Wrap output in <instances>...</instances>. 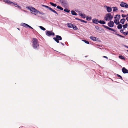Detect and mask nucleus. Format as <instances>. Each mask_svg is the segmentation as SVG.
Here are the masks:
<instances>
[{"label": "nucleus", "instance_id": "obj_25", "mask_svg": "<svg viewBox=\"0 0 128 128\" xmlns=\"http://www.w3.org/2000/svg\"><path fill=\"white\" fill-rule=\"evenodd\" d=\"M50 10L52 12H54V13L58 15V14L57 12L56 11H55L54 10H52V8L51 9V10Z\"/></svg>", "mask_w": 128, "mask_h": 128}, {"label": "nucleus", "instance_id": "obj_59", "mask_svg": "<svg viewBox=\"0 0 128 128\" xmlns=\"http://www.w3.org/2000/svg\"><path fill=\"white\" fill-rule=\"evenodd\" d=\"M127 34H128V32H127Z\"/></svg>", "mask_w": 128, "mask_h": 128}, {"label": "nucleus", "instance_id": "obj_28", "mask_svg": "<svg viewBox=\"0 0 128 128\" xmlns=\"http://www.w3.org/2000/svg\"><path fill=\"white\" fill-rule=\"evenodd\" d=\"M64 11L67 13H69L70 12V10H68V9L66 8L64 10Z\"/></svg>", "mask_w": 128, "mask_h": 128}, {"label": "nucleus", "instance_id": "obj_1", "mask_svg": "<svg viewBox=\"0 0 128 128\" xmlns=\"http://www.w3.org/2000/svg\"><path fill=\"white\" fill-rule=\"evenodd\" d=\"M32 40L33 47L34 49H36L39 46L38 41V39L34 38H33Z\"/></svg>", "mask_w": 128, "mask_h": 128}, {"label": "nucleus", "instance_id": "obj_7", "mask_svg": "<svg viewBox=\"0 0 128 128\" xmlns=\"http://www.w3.org/2000/svg\"><path fill=\"white\" fill-rule=\"evenodd\" d=\"M120 6L122 7L125 8H128V4L124 2H121L120 4Z\"/></svg>", "mask_w": 128, "mask_h": 128}, {"label": "nucleus", "instance_id": "obj_10", "mask_svg": "<svg viewBox=\"0 0 128 128\" xmlns=\"http://www.w3.org/2000/svg\"><path fill=\"white\" fill-rule=\"evenodd\" d=\"M92 21L94 23L96 24L99 23V22L98 19L96 18L93 19Z\"/></svg>", "mask_w": 128, "mask_h": 128}, {"label": "nucleus", "instance_id": "obj_34", "mask_svg": "<svg viewBox=\"0 0 128 128\" xmlns=\"http://www.w3.org/2000/svg\"><path fill=\"white\" fill-rule=\"evenodd\" d=\"M82 41H83V42H84L86 43V44H90L89 42L87 41L84 40H82Z\"/></svg>", "mask_w": 128, "mask_h": 128}, {"label": "nucleus", "instance_id": "obj_13", "mask_svg": "<svg viewBox=\"0 0 128 128\" xmlns=\"http://www.w3.org/2000/svg\"><path fill=\"white\" fill-rule=\"evenodd\" d=\"M114 22L116 25L120 23L119 20H117L116 19H115L114 20Z\"/></svg>", "mask_w": 128, "mask_h": 128}, {"label": "nucleus", "instance_id": "obj_11", "mask_svg": "<svg viewBox=\"0 0 128 128\" xmlns=\"http://www.w3.org/2000/svg\"><path fill=\"white\" fill-rule=\"evenodd\" d=\"M21 25L24 27L27 28H28L29 25L24 23H22L21 24Z\"/></svg>", "mask_w": 128, "mask_h": 128}, {"label": "nucleus", "instance_id": "obj_17", "mask_svg": "<svg viewBox=\"0 0 128 128\" xmlns=\"http://www.w3.org/2000/svg\"><path fill=\"white\" fill-rule=\"evenodd\" d=\"M72 14V15L75 16L77 15V14L74 11L72 10L71 11Z\"/></svg>", "mask_w": 128, "mask_h": 128}, {"label": "nucleus", "instance_id": "obj_32", "mask_svg": "<svg viewBox=\"0 0 128 128\" xmlns=\"http://www.w3.org/2000/svg\"><path fill=\"white\" fill-rule=\"evenodd\" d=\"M14 4L15 5H16V6H17V7H18V8H19L20 9L22 10V7H21L19 6L16 4Z\"/></svg>", "mask_w": 128, "mask_h": 128}, {"label": "nucleus", "instance_id": "obj_50", "mask_svg": "<svg viewBox=\"0 0 128 128\" xmlns=\"http://www.w3.org/2000/svg\"><path fill=\"white\" fill-rule=\"evenodd\" d=\"M126 20H127V21H128V17H127L126 18Z\"/></svg>", "mask_w": 128, "mask_h": 128}, {"label": "nucleus", "instance_id": "obj_3", "mask_svg": "<svg viewBox=\"0 0 128 128\" xmlns=\"http://www.w3.org/2000/svg\"><path fill=\"white\" fill-rule=\"evenodd\" d=\"M28 8L29 10H30L32 13L35 15L37 14L38 12H39V11L35 9V8L33 7H31L30 8L29 7H28Z\"/></svg>", "mask_w": 128, "mask_h": 128}, {"label": "nucleus", "instance_id": "obj_19", "mask_svg": "<svg viewBox=\"0 0 128 128\" xmlns=\"http://www.w3.org/2000/svg\"><path fill=\"white\" fill-rule=\"evenodd\" d=\"M50 4L52 6L56 7V6L57 5L56 4H54L52 2H50Z\"/></svg>", "mask_w": 128, "mask_h": 128}, {"label": "nucleus", "instance_id": "obj_53", "mask_svg": "<svg viewBox=\"0 0 128 128\" xmlns=\"http://www.w3.org/2000/svg\"><path fill=\"white\" fill-rule=\"evenodd\" d=\"M121 12H123V13H124V12L122 10H121Z\"/></svg>", "mask_w": 128, "mask_h": 128}, {"label": "nucleus", "instance_id": "obj_52", "mask_svg": "<svg viewBox=\"0 0 128 128\" xmlns=\"http://www.w3.org/2000/svg\"><path fill=\"white\" fill-rule=\"evenodd\" d=\"M124 46L126 48H128V46H126V45H125Z\"/></svg>", "mask_w": 128, "mask_h": 128}, {"label": "nucleus", "instance_id": "obj_61", "mask_svg": "<svg viewBox=\"0 0 128 128\" xmlns=\"http://www.w3.org/2000/svg\"><path fill=\"white\" fill-rule=\"evenodd\" d=\"M127 52H128V50H127Z\"/></svg>", "mask_w": 128, "mask_h": 128}, {"label": "nucleus", "instance_id": "obj_37", "mask_svg": "<svg viewBox=\"0 0 128 128\" xmlns=\"http://www.w3.org/2000/svg\"><path fill=\"white\" fill-rule=\"evenodd\" d=\"M38 13L40 14H42V15H44L45 14L43 12H40L39 11V12H38Z\"/></svg>", "mask_w": 128, "mask_h": 128}, {"label": "nucleus", "instance_id": "obj_16", "mask_svg": "<svg viewBox=\"0 0 128 128\" xmlns=\"http://www.w3.org/2000/svg\"><path fill=\"white\" fill-rule=\"evenodd\" d=\"M122 70V72H128V70H127L125 68H123Z\"/></svg>", "mask_w": 128, "mask_h": 128}, {"label": "nucleus", "instance_id": "obj_41", "mask_svg": "<svg viewBox=\"0 0 128 128\" xmlns=\"http://www.w3.org/2000/svg\"><path fill=\"white\" fill-rule=\"evenodd\" d=\"M123 34L125 36H126L128 35V34H127V32H123Z\"/></svg>", "mask_w": 128, "mask_h": 128}, {"label": "nucleus", "instance_id": "obj_31", "mask_svg": "<svg viewBox=\"0 0 128 128\" xmlns=\"http://www.w3.org/2000/svg\"><path fill=\"white\" fill-rule=\"evenodd\" d=\"M40 28L41 30L44 31H45L46 30V29L42 26H40Z\"/></svg>", "mask_w": 128, "mask_h": 128}, {"label": "nucleus", "instance_id": "obj_5", "mask_svg": "<svg viewBox=\"0 0 128 128\" xmlns=\"http://www.w3.org/2000/svg\"><path fill=\"white\" fill-rule=\"evenodd\" d=\"M53 39L58 43H59V40H62L61 36H56V38H54Z\"/></svg>", "mask_w": 128, "mask_h": 128}, {"label": "nucleus", "instance_id": "obj_42", "mask_svg": "<svg viewBox=\"0 0 128 128\" xmlns=\"http://www.w3.org/2000/svg\"><path fill=\"white\" fill-rule=\"evenodd\" d=\"M126 16H127L126 15L124 14H122V17L123 18L126 17Z\"/></svg>", "mask_w": 128, "mask_h": 128}, {"label": "nucleus", "instance_id": "obj_23", "mask_svg": "<svg viewBox=\"0 0 128 128\" xmlns=\"http://www.w3.org/2000/svg\"><path fill=\"white\" fill-rule=\"evenodd\" d=\"M92 19V18L91 17L87 16L86 17V20L88 21H90Z\"/></svg>", "mask_w": 128, "mask_h": 128}, {"label": "nucleus", "instance_id": "obj_27", "mask_svg": "<svg viewBox=\"0 0 128 128\" xmlns=\"http://www.w3.org/2000/svg\"><path fill=\"white\" fill-rule=\"evenodd\" d=\"M128 26V24H126L125 25H124L123 26V27L124 28H127V27Z\"/></svg>", "mask_w": 128, "mask_h": 128}, {"label": "nucleus", "instance_id": "obj_9", "mask_svg": "<svg viewBox=\"0 0 128 128\" xmlns=\"http://www.w3.org/2000/svg\"><path fill=\"white\" fill-rule=\"evenodd\" d=\"M108 26L112 28L114 26V23L113 21H110L108 24Z\"/></svg>", "mask_w": 128, "mask_h": 128}, {"label": "nucleus", "instance_id": "obj_2", "mask_svg": "<svg viewBox=\"0 0 128 128\" xmlns=\"http://www.w3.org/2000/svg\"><path fill=\"white\" fill-rule=\"evenodd\" d=\"M113 16L110 13L107 14L104 17V19L106 21L111 20H112Z\"/></svg>", "mask_w": 128, "mask_h": 128}, {"label": "nucleus", "instance_id": "obj_44", "mask_svg": "<svg viewBox=\"0 0 128 128\" xmlns=\"http://www.w3.org/2000/svg\"><path fill=\"white\" fill-rule=\"evenodd\" d=\"M8 0H4V2L6 3H8Z\"/></svg>", "mask_w": 128, "mask_h": 128}, {"label": "nucleus", "instance_id": "obj_51", "mask_svg": "<svg viewBox=\"0 0 128 128\" xmlns=\"http://www.w3.org/2000/svg\"><path fill=\"white\" fill-rule=\"evenodd\" d=\"M42 6L43 7H45V6H45L44 5H42Z\"/></svg>", "mask_w": 128, "mask_h": 128}, {"label": "nucleus", "instance_id": "obj_48", "mask_svg": "<svg viewBox=\"0 0 128 128\" xmlns=\"http://www.w3.org/2000/svg\"><path fill=\"white\" fill-rule=\"evenodd\" d=\"M103 57H104V58H106L107 59H108V58L107 56H103Z\"/></svg>", "mask_w": 128, "mask_h": 128}, {"label": "nucleus", "instance_id": "obj_49", "mask_svg": "<svg viewBox=\"0 0 128 128\" xmlns=\"http://www.w3.org/2000/svg\"><path fill=\"white\" fill-rule=\"evenodd\" d=\"M116 34L119 36H120V35L119 34Z\"/></svg>", "mask_w": 128, "mask_h": 128}, {"label": "nucleus", "instance_id": "obj_8", "mask_svg": "<svg viewBox=\"0 0 128 128\" xmlns=\"http://www.w3.org/2000/svg\"><path fill=\"white\" fill-rule=\"evenodd\" d=\"M104 7L105 8H106V10L108 12H110L112 11V8L106 5H104Z\"/></svg>", "mask_w": 128, "mask_h": 128}, {"label": "nucleus", "instance_id": "obj_36", "mask_svg": "<svg viewBox=\"0 0 128 128\" xmlns=\"http://www.w3.org/2000/svg\"><path fill=\"white\" fill-rule=\"evenodd\" d=\"M117 76L120 78V79L122 80H123V79H122V77L120 76V75H119V74H117Z\"/></svg>", "mask_w": 128, "mask_h": 128}, {"label": "nucleus", "instance_id": "obj_15", "mask_svg": "<svg viewBox=\"0 0 128 128\" xmlns=\"http://www.w3.org/2000/svg\"><path fill=\"white\" fill-rule=\"evenodd\" d=\"M112 8L113 9V12H115L118 10V9L117 7H113Z\"/></svg>", "mask_w": 128, "mask_h": 128}, {"label": "nucleus", "instance_id": "obj_54", "mask_svg": "<svg viewBox=\"0 0 128 128\" xmlns=\"http://www.w3.org/2000/svg\"><path fill=\"white\" fill-rule=\"evenodd\" d=\"M61 44H62V45H63V46H64V44L63 43H62V42H61Z\"/></svg>", "mask_w": 128, "mask_h": 128}, {"label": "nucleus", "instance_id": "obj_14", "mask_svg": "<svg viewBox=\"0 0 128 128\" xmlns=\"http://www.w3.org/2000/svg\"><path fill=\"white\" fill-rule=\"evenodd\" d=\"M126 21V20L125 19L123 18L120 21V22L122 24H124Z\"/></svg>", "mask_w": 128, "mask_h": 128}, {"label": "nucleus", "instance_id": "obj_26", "mask_svg": "<svg viewBox=\"0 0 128 128\" xmlns=\"http://www.w3.org/2000/svg\"><path fill=\"white\" fill-rule=\"evenodd\" d=\"M75 19L76 20H79L80 21V22H84V20H81V19H80L78 18H75Z\"/></svg>", "mask_w": 128, "mask_h": 128}, {"label": "nucleus", "instance_id": "obj_18", "mask_svg": "<svg viewBox=\"0 0 128 128\" xmlns=\"http://www.w3.org/2000/svg\"><path fill=\"white\" fill-rule=\"evenodd\" d=\"M119 58L120 59L124 60H125V58L124 57L122 56H119Z\"/></svg>", "mask_w": 128, "mask_h": 128}, {"label": "nucleus", "instance_id": "obj_24", "mask_svg": "<svg viewBox=\"0 0 128 128\" xmlns=\"http://www.w3.org/2000/svg\"><path fill=\"white\" fill-rule=\"evenodd\" d=\"M57 8L61 10H64L63 8H62V7L60 6H58L57 7Z\"/></svg>", "mask_w": 128, "mask_h": 128}, {"label": "nucleus", "instance_id": "obj_45", "mask_svg": "<svg viewBox=\"0 0 128 128\" xmlns=\"http://www.w3.org/2000/svg\"><path fill=\"white\" fill-rule=\"evenodd\" d=\"M120 37H121V38H125V37L124 36H122L121 35H120Z\"/></svg>", "mask_w": 128, "mask_h": 128}, {"label": "nucleus", "instance_id": "obj_43", "mask_svg": "<svg viewBox=\"0 0 128 128\" xmlns=\"http://www.w3.org/2000/svg\"><path fill=\"white\" fill-rule=\"evenodd\" d=\"M60 2L62 3H63L64 2V0H59Z\"/></svg>", "mask_w": 128, "mask_h": 128}, {"label": "nucleus", "instance_id": "obj_58", "mask_svg": "<svg viewBox=\"0 0 128 128\" xmlns=\"http://www.w3.org/2000/svg\"><path fill=\"white\" fill-rule=\"evenodd\" d=\"M126 16H127V17H128V14H127V15H126Z\"/></svg>", "mask_w": 128, "mask_h": 128}, {"label": "nucleus", "instance_id": "obj_29", "mask_svg": "<svg viewBox=\"0 0 128 128\" xmlns=\"http://www.w3.org/2000/svg\"><path fill=\"white\" fill-rule=\"evenodd\" d=\"M83 18H86L85 15L84 14H82L80 15Z\"/></svg>", "mask_w": 128, "mask_h": 128}, {"label": "nucleus", "instance_id": "obj_20", "mask_svg": "<svg viewBox=\"0 0 128 128\" xmlns=\"http://www.w3.org/2000/svg\"><path fill=\"white\" fill-rule=\"evenodd\" d=\"M99 23L102 24H105L106 23V22L103 20H100Z\"/></svg>", "mask_w": 128, "mask_h": 128}, {"label": "nucleus", "instance_id": "obj_56", "mask_svg": "<svg viewBox=\"0 0 128 128\" xmlns=\"http://www.w3.org/2000/svg\"><path fill=\"white\" fill-rule=\"evenodd\" d=\"M124 74H126V73H128V72H123Z\"/></svg>", "mask_w": 128, "mask_h": 128}, {"label": "nucleus", "instance_id": "obj_60", "mask_svg": "<svg viewBox=\"0 0 128 128\" xmlns=\"http://www.w3.org/2000/svg\"><path fill=\"white\" fill-rule=\"evenodd\" d=\"M127 52H128V50H127Z\"/></svg>", "mask_w": 128, "mask_h": 128}, {"label": "nucleus", "instance_id": "obj_33", "mask_svg": "<svg viewBox=\"0 0 128 128\" xmlns=\"http://www.w3.org/2000/svg\"><path fill=\"white\" fill-rule=\"evenodd\" d=\"M14 4L15 5H16V6H17V7H18V8H19L20 9L22 10V7H21L19 6L16 4Z\"/></svg>", "mask_w": 128, "mask_h": 128}, {"label": "nucleus", "instance_id": "obj_55", "mask_svg": "<svg viewBox=\"0 0 128 128\" xmlns=\"http://www.w3.org/2000/svg\"><path fill=\"white\" fill-rule=\"evenodd\" d=\"M87 22L86 21H85L84 20V22L86 23H87Z\"/></svg>", "mask_w": 128, "mask_h": 128}, {"label": "nucleus", "instance_id": "obj_47", "mask_svg": "<svg viewBox=\"0 0 128 128\" xmlns=\"http://www.w3.org/2000/svg\"><path fill=\"white\" fill-rule=\"evenodd\" d=\"M124 30H121L120 31V32L122 33H123V32H124Z\"/></svg>", "mask_w": 128, "mask_h": 128}, {"label": "nucleus", "instance_id": "obj_38", "mask_svg": "<svg viewBox=\"0 0 128 128\" xmlns=\"http://www.w3.org/2000/svg\"><path fill=\"white\" fill-rule=\"evenodd\" d=\"M45 8H48L50 10H51V8L48 7V6H45Z\"/></svg>", "mask_w": 128, "mask_h": 128}, {"label": "nucleus", "instance_id": "obj_46", "mask_svg": "<svg viewBox=\"0 0 128 128\" xmlns=\"http://www.w3.org/2000/svg\"><path fill=\"white\" fill-rule=\"evenodd\" d=\"M28 27L29 28H30L31 29H33V28L31 26H30L29 25L28 26Z\"/></svg>", "mask_w": 128, "mask_h": 128}, {"label": "nucleus", "instance_id": "obj_6", "mask_svg": "<svg viewBox=\"0 0 128 128\" xmlns=\"http://www.w3.org/2000/svg\"><path fill=\"white\" fill-rule=\"evenodd\" d=\"M46 35L48 36H54L55 35L54 33L52 31H48L47 30L46 31Z\"/></svg>", "mask_w": 128, "mask_h": 128}, {"label": "nucleus", "instance_id": "obj_12", "mask_svg": "<svg viewBox=\"0 0 128 128\" xmlns=\"http://www.w3.org/2000/svg\"><path fill=\"white\" fill-rule=\"evenodd\" d=\"M90 38L93 40L94 41H97L98 40L97 38L92 36L90 37Z\"/></svg>", "mask_w": 128, "mask_h": 128}, {"label": "nucleus", "instance_id": "obj_57", "mask_svg": "<svg viewBox=\"0 0 128 128\" xmlns=\"http://www.w3.org/2000/svg\"><path fill=\"white\" fill-rule=\"evenodd\" d=\"M15 7H17V6H16H16H15Z\"/></svg>", "mask_w": 128, "mask_h": 128}, {"label": "nucleus", "instance_id": "obj_30", "mask_svg": "<svg viewBox=\"0 0 128 128\" xmlns=\"http://www.w3.org/2000/svg\"><path fill=\"white\" fill-rule=\"evenodd\" d=\"M7 3H8V4H14V3L13 2H10L9 0H8V1Z\"/></svg>", "mask_w": 128, "mask_h": 128}, {"label": "nucleus", "instance_id": "obj_21", "mask_svg": "<svg viewBox=\"0 0 128 128\" xmlns=\"http://www.w3.org/2000/svg\"><path fill=\"white\" fill-rule=\"evenodd\" d=\"M116 16V18L115 17V18H118V20H119L120 18V15H117Z\"/></svg>", "mask_w": 128, "mask_h": 128}, {"label": "nucleus", "instance_id": "obj_4", "mask_svg": "<svg viewBox=\"0 0 128 128\" xmlns=\"http://www.w3.org/2000/svg\"><path fill=\"white\" fill-rule=\"evenodd\" d=\"M67 25L68 27L73 28L74 30H78V28L76 26H74L71 23L67 24Z\"/></svg>", "mask_w": 128, "mask_h": 128}, {"label": "nucleus", "instance_id": "obj_35", "mask_svg": "<svg viewBox=\"0 0 128 128\" xmlns=\"http://www.w3.org/2000/svg\"><path fill=\"white\" fill-rule=\"evenodd\" d=\"M103 26L105 28L107 29H108V30H109L110 28H109L107 26H104V25H103Z\"/></svg>", "mask_w": 128, "mask_h": 128}, {"label": "nucleus", "instance_id": "obj_40", "mask_svg": "<svg viewBox=\"0 0 128 128\" xmlns=\"http://www.w3.org/2000/svg\"><path fill=\"white\" fill-rule=\"evenodd\" d=\"M95 28H96V29L98 30H99V27L98 26H95Z\"/></svg>", "mask_w": 128, "mask_h": 128}, {"label": "nucleus", "instance_id": "obj_39", "mask_svg": "<svg viewBox=\"0 0 128 128\" xmlns=\"http://www.w3.org/2000/svg\"><path fill=\"white\" fill-rule=\"evenodd\" d=\"M109 30L115 32H116V31L115 30H114L113 29L111 28H110Z\"/></svg>", "mask_w": 128, "mask_h": 128}, {"label": "nucleus", "instance_id": "obj_22", "mask_svg": "<svg viewBox=\"0 0 128 128\" xmlns=\"http://www.w3.org/2000/svg\"><path fill=\"white\" fill-rule=\"evenodd\" d=\"M122 28V26L121 24H119L118 26V29H121Z\"/></svg>", "mask_w": 128, "mask_h": 128}]
</instances>
